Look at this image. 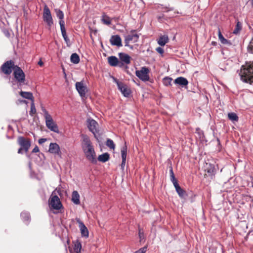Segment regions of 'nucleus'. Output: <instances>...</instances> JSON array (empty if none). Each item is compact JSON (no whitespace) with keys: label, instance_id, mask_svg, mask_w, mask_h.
<instances>
[{"label":"nucleus","instance_id":"1","mask_svg":"<svg viewBox=\"0 0 253 253\" xmlns=\"http://www.w3.org/2000/svg\"><path fill=\"white\" fill-rule=\"evenodd\" d=\"M82 138V148L86 159L91 163L95 164L97 162L96 155L91 141L86 135H83Z\"/></svg>","mask_w":253,"mask_h":253},{"label":"nucleus","instance_id":"2","mask_svg":"<svg viewBox=\"0 0 253 253\" xmlns=\"http://www.w3.org/2000/svg\"><path fill=\"white\" fill-rule=\"evenodd\" d=\"M239 75L241 79L246 83L253 82V62L247 63L241 68Z\"/></svg>","mask_w":253,"mask_h":253},{"label":"nucleus","instance_id":"3","mask_svg":"<svg viewBox=\"0 0 253 253\" xmlns=\"http://www.w3.org/2000/svg\"><path fill=\"white\" fill-rule=\"evenodd\" d=\"M42 110L44 114V117L45 120L46 127L51 131L58 133L59 132V130L58 126L54 122L51 115L48 113L44 107H42Z\"/></svg>","mask_w":253,"mask_h":253},{"label":"nucleus","instance_id":"4","mask_svg":"<svg viewBox=\"0 0 253 253\" xmlns=\"http://www.w3.org/2000/svg\"><path fill=\"white\" fill-rule=\"evenodd\" d=\"M49 205L54 210H59L63 209V206L59 198L57 195H54L53 193L49 198Z\"/></svg>","mask_w":253,"mask_h":253},{"label":"nucleus","instance_id":"5","mask_svg":"<svg viewBox=\"0 0 253 253\" xmlns=\"http://www.w3.org/2000/svg\"><path fill=\"white\" fill-rule=\"evenodd\" d=\"M14 62L12 60H8L4 62L0 68V71L5 75H10L12 70H15Z\"/></svg>","mask_w":253,"mask_h":253},{"label":"nucleus","instance_id":"6","mask_svg":"<svg viewBox=\"0 0 253 253\" xmlns=\"http://www.w3.org/2000/svg\"><path fill=\"white\" fill-rule=\"evenodd\" d=\"M13 76L16 82L19 84H24L25 82V74L18 66H16L13 72Z\"/></svg>","mask_w":253,"mask_h":253},{"label":"nucleus","instance_id":"7","mask_svg":"<svg viewBox=\"0 0 253 253\" xmlns=\"http://www.w3.org/2000/svg\"><path fill=\"white\" fill-rule=\"evenodd\" d=\"M150 70L147 67H143L140 70L135 72L136 76L141 80L146 82L149 80V73Z\"/></svg>","mask_w":253,"mask_h":253},{"label":"nucleus","instance_id":"8","mask_svg":"<svg viewBox=\"0 0 253 253\" xmlns=\"http://www.w3.org/2000/svg\"><path fill=\"white\" fill-rule=\"evenodd\" d=\"M42 18L44 22L47 24L50 28L53 25V22L50 9L46 5L43 8Z\"/></svg>","mask_w":253,"mask_h":253},{"label":"nucleus","instance_id":"9","mask_svg":"<svg viewBox=\"0 0 253 253\" xmlns=\"http://www.w3.org/2000/svg\"><path fill=\"white\" fill-rule=\"evenodd\" d=\"M17 143L26 153L28 151L31 144L30 139L23 136H19L18 137Z\"/></svg>","mask_w":253,"mask_h":253},{"label":"nucleus","instance_id":"10","mask_svg":"<svg viewBox=\"0 0 253 253\" xmlns=\"http://www.w3.org/2000/svg\"><path fill=\"white\" fill-rule=\"evenodd\" d=\"M139 39V35L135 33V31H131V33L130 34L127 35L125 37V46H129L130 47V48H132V46H130L129 45V43L130 42L131 43H135L137 42Z\"/></svg>","mask_w":253,"mask_h":253},{"label":"nucleus","instance_id":"11","mask_svg":"<svg viewBox=\"0 0 253 253\" xmlns=\"http://www.w3.org/2000/svg\"><path fill=\"white\" fill-rule=\"evenodd\" d=\"M87 123L89 130L94 134L98 132V124L97 122L93 119H88Z\"/></svg>","mask_w":253,"mask_h":253},{"label":"nucleus","instance_id":"12","mask_svg":"<svg viewBox=\"0 0 253 253\" xmlns=\"http://www.w3.org/2000/svg\"><path fill=\"white\" fill-rule=\"evenodd\" d=\"M76 89L81 97H84L87 92V87L83 81L77 82L75 84Z\"/></svg>","mask_w":253,"mask_h":253},{"label":"nucleus","instance_id":"13","mask_svg":"<svg viewBox=\"0 0 253 253\" xmlns=\"http://www.w3.org/2000/svg\"><path fill=\"white\" fill-rule=\"evenodd\" d=\"M48 152L54 155H57L59 157H61V152L58 144L56 143H50L49 146Z\"/></svg>","mask_w":253,"mask_h":253},{"label":"nucleus","instance_id":"14","mask_svg":"<svg viewBox=\"0 0 253 253\" xmlns=\"http://www.w3.org/2000/svg\"><path fill=\"white\" fill-rule=\"evenodd\" d=\"M119 56L120 60L119 63H121L122 64V67L126 64L127 65L130 64L131 57L129 56L128 54L125 53H119Z\"/></svg>","mask_w":253,"mask_h":253},{"label":"nucleus","instance_id":"15","mask_svg":"<svg viewBox=\"0 0 253 253\" xmlns=\"http://www.w3.org/2000/svg\"><path fill=\"white\" fill-rule=\"evenodd\" d=\"M108 62L109 64L112 67L118 66L122 67L121 63H119V59L115 56H111L108 57Z\"/></svg>","mask_w":253,"mask_h":253},{"label":"nucleus","instance_id":"16","mask_svg":"<svg viewBox=\"0 0 253 253\" xmlns=\"http://www.w3.org/2000/svg\"><path fill=\"white\" fill-rule=\"evenodd\" d=\"M110 42L113 45H116L118 47L122 46L121 38L118 35L112 36L110 39Z\"/></svg>","mask_w":253,"mask_h":253},{"label":"nucleus","instance_id":"17","mask_svg":"<svg viewBox=\"0 0 253 253\" xmlns=\"http://www.w3.org/2000/svg\"><path fill=\"white\" fill-rule=\"evenodd\" d=\"M117 85L119 89L125 96H128L130 93V90L127 88L126 85L121 82H117Z\"/></svg>","mask_w":253,"mask_h":253},{"label":"nucleus","instance_id":"18","mask_svg":"<svg viewBox=\"0 0 253 253\" xmlns=\"http://www.w3.org/2000/svg\"><path fill=\"white\" fill-rule=\"evenodd\" d=\"M79 224V228L81 230V235L83 237H88V231L86 227L85 226L84 223L81 221L80 219L77 220Z\"/></svg>","mask_w":253,"mask_h":253},{"label":"nucleus","instance_id":"19","mask_svg":"<svg viewBox=\"0 0 253 253\" xmlns=\"http://www.w3.org/2000/svg\"><path fill=\"white\" fill-rule=\"evenodd\" d=\"M206 169L205 171L208 173V175L212 178L215 173V169L214 165L206 164Z\"/></svg>","mask_w":253,"mask_h":253},{"label":"nucleus","instance_id":"20","mask_svg":"<svg viewBox=\"0 0 253 253\" xmlns=\"http://www.w3.org/2000/svg\"><path fill=\"white\" fill-rule=\"evenodd\" d=\"M174 83L175 84H177L181 86H185L188 85V80L182 77H180L177 78L174 81Z\"/></svg>","mask_w":253,"mask_h":253},{"label":"nucleus","instance_id":"21","mask_svg":"<svg viewBox=\"0 0 253 253\" xmlns=\"http://www.w3.org/2000/svg\"><path fill=\"white\" fill-rule=\"evenodd\" d=\"M218 39L221 43H222L223 44H227V45H229L232 44L231 42L227 40V39H226L224 38V37L222 35L220 30L219 28H218Z\"/></svg>","mask_w":253,"mask_h":253},{"label":"nucleus","instance_id":"22","mask_svg":"<svg viewBox=\"0 0 253 253\" xmlns=\"http://www.w3.org/2000/svg\"><path fill=\"white\" fill-rule=\"evenodd\" d=\"M19 94L22 97L29 99L31 100L32 102H34V97L33 94L31 92L21 91L19 92Z\"/></svg>","mask_w":253,"mask_h":253},{"label":"nucleus","instance_id":"23","mask_svg":"<svg viewBox=\"0 0 253 253\" xmlns=\"http://www.w3.org/2000/svg\"><path fill=\"white\" fill-rule=\"evenodd\" d=\"M169 39L167 35H163L161 36L158 40V43L161 46H164L169 42Z\"/></svg>","mask_w":253,"mask_h":253},{"label":"nucleus","instance_id":"24","mask_svg":"<svg viewBox=\"0 0 253 253\" xmlns=\"http://www.w3.org/2000/svg\"><path fill=\"white\" fill-rule=\"evenodd\" d=\"M72 201L76 205L80 204V195L77 191H74L73 192L72 194Z\"/></svg>","mask_w":253,"mask_h":253},{"label":"nucleus","instance_id":"25","mask_svg":"<svg viewBox=\"0 0 253 253\" xmlns=\"http://www.w3.org/2000/svg\"><path fill=\"white\" fill-rule=\"evenodd\" d=\"M174 185L176 192L178 193L180 197L183 198L186 195V192L183 189H182L179 185L178 183H175Z\"/></svg>","mask_w":253,"mask_h":253},{"label":"nucleus","instance_id":"26","mask_svg":"<svg viewBox=\"0 0 253 253\" xmlns=\"http://www.w3.org/2000/svg\"><path fill=\"white\" fill-rule=\"evenodd\" d=\"M101 22L105 25H110L111 23V18L103 12L101 16Z\"/></svg>","mask_w":253,"mask_h":253},{"label":"nucleus","instance_id":"27","mask_svg":"<svg viewBox=\"0 0 253 253\" xmlns=\"http://www.w3.org/2000/svg\"><path fill=\"white\" fill-rule=\"evenodd\" d=\"M110 155L108 153H105L99 155L98 157V160L101 162H106L109 160Z\"/></svg>","mask_w":253,"mask_h":253},{"label":"nucleus","instance_id":"28","mask_svg":"<svg viewBox=\"0 0 253 253\" xmlns=\"http://www.w3.org/2000/svg\"><path fill=\"white\" fill-rule=\"evenodd\" d=\"M70 60L73 63L78 64L80 62V57L77 53H74L71 55Z\"/></svg>","mask_w":253,"mask_h":253},{"label":"nucleus","instance_id":"29","mask_svg":"<svg viewBox=\"0 0 253 253\" xmlns=\"http://www.w3.org/2000/svg\"><path fill=\"white\" fill-rule=\"evenodd\" d=\"M242 24L240 21L238 20L236 23L235 28L233 31V34H238V33H240V31L242 30Z\"/></svg>","mask_w":253,"mask_h":253},{"label":"nucleus","instance_id":"30","mask_svg":"<svg viewBox=\"0 0 253 253\" xmlns=\"http://www.w3.org/2000/svg\"><path fill=\"white\" fill-rule=\"evenodd\" d=\"M228 119L232 122H237L238 121V117L235 113H229L228 114Z\"/></svg>","mask_w":253,"mask_h":253},{"label":"nucleus","instance_id":"31","mask_svg":"<svg viewBox=\"0 0 253 253\" xmlns=\"http://www.w3.org/2000/svg\"><path fill=\"white\" fill-rule=\"evenodd\" d=\"M55 11L57 17H58L59 19H60L59 23L61 21H64V20H63L64 13H63V11L58 9H55Z\"/></svg>","mask_w":253,"mask_h":253},{"label":"nucleus","instance_id":"32","mask_svg":"<svg viewBox=\"0 0 253 253\" xmlns=\"http://www.w3.org/2000/svg\"><path fill=\"white\" fill-rule=\"evenodd\" d=\"M60 29H61V31L62 35L63 38L64 39L65 37H67V34H66L65 27L64 21L60 22Z\"/></svg>","mask_w":253,"mask_h":253},{"label":"nucleus","instance_id":"33","mask_svg":"<svg viewBox=\"0 0 253 253\" xmlns=\"http://www.w3.org/2000/svg\"><path fill=\"white\" fill-rule=\"evenodd\" d=\"M127 155V146L126 145L124 146L121 148V155L122 160H126Z\"/></svg>","mask_w":253,"mask_h":253},{"label":"nucleus","instance_id":"34","mask_svg":"<svg viewBox=\"0 0 253 253\" xmlns=\"http://www.w3.org/2000/svg\"><path fill=\"white\" fill-rule=\"evenodd\" d=\"M82 248V245L80 242H77L75 244L74 247V252L76 253H80Z\"/></svg>","mask_w":253,"mask_h":253},{"label":"nucleus","instance_id":"35","mask_svg":"<svg viewBox=\"0 0 253 253\" xmlns=\"http://www.w3.org/2000/svg\"><path fill=\"white\" fill-rule=\"evenodd\" d=\"M172 80V78L166 77L163 79V84L166 86H169L171 85V82Z\"/></svg>","mask_w":253,"mask_h":253},{"label":"nucleus","instance_id":"36","mask_svg":"<svg viewBox=\"0 0 253 253\" xmlns=\"http://www.w3.org/2000/svg\"><path fill=\"white\" fill-rule=\"evenodd\" d=\"M106 145L111 149H114L115 145L113 141L110 139H108L106 141Z\"/></svg>","mask_w":253,"mask_h":253},{"label":"nucleus","instance_id":"37","mask_svg":"<svg viewBox=\"0 0 253 253\" xmlns=\"http://www.w3.org/2000/svg\"><path fill=\"white\" fill-rule=\"evenodd\" d=\"M36 113V109L34 105V102H32L31 105V110L30 111V115L33 116L34 114Z\"/></svg>","mask_w":253,"mask_h":253},{"label":"nucleus","instance_id":"38","mask_svg":"<svg viewBox=\"0 0 253 253\" xmlns=\"http://www.w3.org/2000/svg\"><path fill=\"white\" fill-rule=\"evenodd\" d=\"M248 48L249 51L253 53V38L250 41Z\"/></svg>","mask_w":253,"mask_h":253},{"label":"nucleus","instance_id":"39","mask_svg":"<svg viewBox=\"0 0 253 253\" xmlns=\"http://www.w3.org/2000/svg\"><path fill=\"white\" fill-rule=\"evenodd\" d=\"M21 216L24 219L25 221H28L30 219V216L27 213H23L21 214Z\"/></svg>","mask_w":253,"mask_h":253},{"label":"nucleus","instance_id":"40","mask_svg":"<svg viewBox=\"0 0 253 253\" xmlns=\"http://www.w3.org/2000/svg\"><path fill=\"white\" fill-rule=\"evenodd\" d=\"M147 251V247H144L143 248H140L138 251H136L134 253H145Z\"/></svg>","mask_w":253,"mask_h":253},{"label":"nucleus","instance_id":"41","mask_svg":"<svg viewBox=\"0 0 253 253\" xmlns=\"http://www.w3.org/2000/svg\"><path fill=\"white\" fill-rule=\"evenodd\" d=\"M170 180L172 182L173 185L176 184L175 183H178L177 180L175 178L174 174H173L172 175H170Z\"/></svg>","mask_w":253,"mask_h":253},{"label":"nucleus","instance_id":"42","mask_svg":"<svg viewBox=\"0 0 253 253\" xmlns=\"http://www.w3.org/2000/svg\"><path fill=\"white\" fill-rule=\"evenodd\" d=\"M156 50L158 53H160L161 54H163L164 52V49L161 47H158L156 48Z\"/></svg>","mask_w":253,"mask_h":253},{"label":"nucleus","instance_id":"43","mask_svg":"<svg viewBox=\"0 0 253 253\" xmlns=\"http://www.w3.org/2000/svg\"><path fill=\"white\" fill-rule=\"evenodd\" d=\"M46 141V139L45 138H40L38 140V142L40 144H42L45 142Z\"/></svg>","mask_w":253,"mask_h":253},{"label":"nucleus","instance_id":"44","mask_svg":"<svg viewBox=\"0 0 253 253\" xmlns=\"http://www.w3.org/2000/svg\"><path fill=\"white\" fill-rule=\"evenodd\" d=\"M40 151L39 147L37 146H36L35 148L32 150V153H37L39 152Z\"/></svg>","mask_w":253,"mask_h":253},{"label":"nucleus","instance_id":"45","mask_svg":"<svg viewBox=\"0 0 253 253\" xmlns=\"http://www.w3.org/2000/svg\"><path fill=\"white\" fill-rule=\"evenodd\" d=\"M126 160H122V162L121 164V167H122V169H124V168L126 164Z\"/></svg>","mask_w":253,"mask_h":253},{"label":"nucleus","instance_id":"46","mask_svg":"<svg viewBox=\"0 0 253 253\" xmlns=\"http://www.w3.org/2000/svg\"><path fill=\"white\" fill-rule=\"evenodd\" d=\"M64 40H65V42H66V43L67 44H68L69 42H70V40H69V39L68 38V37H65Z\"/></svg>","mask_w":253,"mask_h":253},{"label":"nucleus","instance_id":"47","mask_svg":"<svg viewBox=\"0 0 253 253\" xmlns=\"http://www.w3.org/2000/svg\"><path fill=\"white\" fill-rule=\"evenodd\" d=\"M38 65H40V66H42L43 65V62L42 61V60L41 59L38 63Z\"/></svg>","mask_w":253,"mask_h":253},{"label":"nucleus","instance_id":"48","mask_svg":"<svg viewBox=\"0 0 253 253\" xmlns=\"http://www.w3.org/2000/svg\"><path fill=\"white\" fill-rule=\"evenodd\" d=\"M169 173H170V176L174 174L172 167L170 168V169L169 170Z\"/></svg>","mask_w":253,"mask_h":253},{"label":"nucleus","instance_id":"49","mask_svg":"<svg viewBox=\"0 0 253 253\" xmlns=\"http://www.w3.org/2000/svg\"><path fill=\"white\" fill-rule=\"evenodd\" d=\"M22 150H23V149L20 147V148L18 150V153L21 154Z\"/></svg>","mask_w":253,"mask_h":253},{"label":"nucleus","instance_id":"50","mask_svg":"<svg viewBox=\"0 0 253 253\" xmlns=\"http://www.w3.org/2000/svg\"><path fill=\"white\" fill-rule=\"evenodd\" d=\"M211 44L212 45L215 46V45H217V42H216L213 41V42H211Z\"/></svg>","mask_w":253,"mask_h":253},{"label":"nucleus","instance_id":"51","mask_svg":"<svg viewBox=\"0 0 253 253\" xmlns=\"http://www.w3.org/2000/svg\"><path fill=\"white\" fill-rule=\"evenodd\" d=\"M139 236H140V237L141 238V236L142 235V234L141 233V232H140V230H139Z\"/></svg>","mask_w":253,"mask_h":253},{"label":"nucleus","instance_id":"52","mask_svg":"<svg viewBox=\"0 0 253 253\" xmlns=\"http://www.w3.org/2000/svg\"><path fill=\"white\" fill-rule=\"evenodd\" d=\"M253 182H252V187H253V177H252Z\"/></svg>","mask_w":253,"mask_h":253},{"label":"nucleus","instance_id":"53","mask_svg":"<svg viewBox=\"0 0 253 253\" xmlns=\"http://www.w3.org/2000/svg\"><path fill=\"white\" fill-rule=\"evenodd\" d=\"M67 243L69 244V240H68L67 241Z\"/></svg>","mask_w":253,"mask_h":253}]
</instances>
